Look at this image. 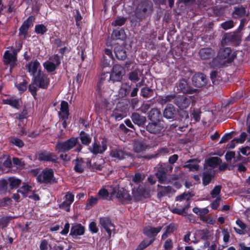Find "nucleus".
I'll use <instances>...</instances> for the list:
<instances>
[{
    "label": "nucleus",
    "mask_w": 250,
    "mask_h": 250,
    "mask_svg": "<svg viewBox=\"0 0 250 250\" xmlns=\"http://www.w3.org/2000/svg\"><path fill=\"white\" fill-rule=\"evenodd\" d=\"M236 57L234 52H232L229 47L220 48L218 54L217 59L220 60V63L225 64L231 62Z\"/></svg>",
    "instance_id": "obj_3"
},
{
    "label": "nucleus",
    "mask_w": 250,
    "mask_h": 250,
    "mask_svg": "<svg viewBox=\"0 0 250 250\" xmlns=\"http://www.w3.org/2000/svg\"><path fill=\"white\" fill-rule=\"evenodd\" d=\"M89 229L90 231L93 233L98 232L99 230L96 223L95 222H92L89 224Z\"/></svg>",
    "instance_id": "obj_64"
},
{
    "label": "nucleus",
    "mask_w": 250,
    "mask_h": 250,
    "mask_svg": "<svg viewBox=\"0 0 250 250\" xmlns=\"http://www.w3.org/2000/svg\"><path fill=\"white\" fill-rule=\"evenodd\" d=\"M125 74V70L124 67L119 64H115L110 72L109 81L113 83L120 82Z\"/></svg>",
    "instance_id": "obj_6"
},
{
    "label": "nucleus",
    "mask_w": 250,
    "mask_h": 250,
    "mask_svg": "<svg viewBox=\"0 0 250 250\" xmlns=\"http://www.w3.org/2000/svg\"><path fill=\"white\" fill-rule=\"evenodd\" d=\"M31 188L32 187L31 186L26 183H23L21 189L19 190V192L24 195L27 192L31 190Z\"/></svg>",
    "instance_id": "obj_54"
},
{
    "label": "nucleus",
    "mask_w": 250,
    "mask_h": 250,
    "mask_svg": "<svg viewBox=\"0 0 250 250\" xmlns=\"http://www.w3.org/2000/svg\"><path fill=\"white\" fill-rule=\"evenodd\" d=\"M221 200V197H218L216 198L211 204L210 207L213 209H216L220 205V202Z\"/></svg>",
    "instance_id": "obj_62"
},
{
    "label": "nucleus",
    "mask_w": 250,
    "mask_h": 250,
    "mask_svg": "<svg viewBox=\"0 0 250 250\" xmlns=\"http://www.w3.org/2000/svg\"><path fill=\"white\" fill-rule=\"evenodd\" d=\"M193 98L192 96H179L176 97L174 103L180 109H184L189 106Z\"/></svg>",
    "instance_id": "obj_12"
},
{
    "label": "nucleus",
    "mask_w": 250,
    "mask_h": 250,
    "mask_svg": "<svg viewBox=\"0 0 250 250\" xmlns=\"http://www.w3.org/2000/svg\"><path fill=\"white\" fill-rule=\"evenodd\" d=\"M14 217L12 216H4L0 218V228L3 229L6 227L9 221Z\"/></svg>",
    "instance_id": "obj_44"
},
{
    "label": "nucleus",
    "mask_w": 250,
    "mask_h": 250,
    "mask_svg": "<svg viewBox=\"0 0 250 250\" xmlns=\"http://www.w3.org/2000/svg\"><path fill=\"white\" fill-rule=\"evenodd\" d=\"M157 186L159 188L157 197L159 198L168 195L173 190V188L170 186L163 187L159 185H158Z\"/></svg>",
    "instance_id": "obj_29"
},
{
    "label": "nucleus",
    "mask_w": 250,
    "mask_h": 250,
    "mask_svg": "<svg viewBox=\"0 0 250 250\" xmlns=\"http://www.w3.org/2000/svg\"><path fill=\"white\" fill-rule=\"evenodd\" d=\"M50 83L47 75L42 73L33 78L32 83L29 86V90L33 96L37 94L38 88L47 89Z\"/></svg>",
    "instance_id": "obj_1"
},
{
    "label": "nucleus",
    "mask_w": 250,
    "mask_h": 250,
    "mask_svg": "<svg viewBox=\"0 0 250 250\" xmlns=\"http://www.w3.org/2000/svg\"><path fill=\"white\" fill-rule=\"evenodd\" d=\"M131 118L134 124L139 126L144 125L146 122V118L145 116L141 115L136 112L132 114Z\"/></svg>",
    "instance_id": "obj_27"
},
{
    "label": "nucleus",
    "mask_w": 250,
    "mask_h": 250,
    "mask_svg": "<svg viewBox=\"0 0 250 250\" xmlns=\"http://www.w3.org/2000/svg\"><path fill=\"white\" fill-rule=\"evenodd\" d=\"M78 143L77 138H71L63 142L58 143L56 145V150L58 152L68 151Z\"/></svg>",
    "instance_id": "obj_4"
},
{
    "label": "nucleus",
    "mask_w": 250,
    "mask_h": 250,
    "mask_svg": "<svg viewBox=\"0 0 250 250\" xmlns=\"http://www.w3.org/2000/svg\"><path fill=\"white\" fill-rule=\"evenodd\" d=\"M34 21L35 17L34 16H29L25 21H24L22 25L26 27L27 29H29V27L33 26V22Z\"/></svg>",
    "instance_id": "obj_47"
},
{
    "label": "nucleus",
    "mask_w": 250,
    "mask_h": 250,
    "mask_svg": "<svg viewBox=\"0 0 250 250\" xmlns=\"http://www.w3.org/2000/svg\"><path fill=\"white\" fill-rule=\"evenodd\" d=\"M107 149V141L105 139H103L101 144L94 143L93 147L91 149V152L94 154L103 153Z\"/></svg>",
    "instance_id": "obj_18"
},
{
    "label": "nucleus",
    "mask_w": 250,
    "mask_h": 250,
    "mask_svg": "<svg viewBox=\"0 0 250 250\" xmlns=\"http://www.w3.org/2000/svg\"><path fill=\"white\" fill-rule=\"evenodd\" d=\"M125 153L120 149H113L110 152V156L115 160H121L125 158Z\"/></svg>",
    "instance_id": "obj_35"
},
{
    "label": "nucleus",
    "mask_w": 250,
    "mask_h": 250,
    "mask_svg": "<svg viewBox=\"0 0 250 250\" xmlns=\"http://www.w3.org/2000/svg\"><path fill=\"white\" fill-rule=\"evenodd\" d=\"M234 26V23L233 21L229 20L226 21L221 24V27L225 30L229 29Z\"/></svg>",
    "instance_id": "obj_55"
},
{
    "label": "nucleus",
    "mask_w": 250,
    "mask_h": 250,
    "mask_svg": "<svg viewBox=\"0 0 250 250\" xmlns=\"http://www.w3.org/2000/svg\"><path fill=\"white\" fill-rule=\"evenodd\" d=\"M175 88L177 92L184 94H192L197 91V89L190 87L187 81L184 79L180 80L176 83Z\"/></svg>",
    "instance_id": "obj_10"
},
{
    "label": "nucleus",
    "mask_w": 250,
    "mask_h": 250,
    "mask_svg": "<svg viewBox=\"0 0 250 250\" xmlns=\"http://www.w3.org/2000/svg\"><path fill=\"white\" fill-rule=\"evenodd\" d=\"M125 116L126 114L125 112L119 110L118 109H114L111 115V117L114 118L116 121H120Z\"/></svg>",
    "instance_id": "obj_36"
},
{
    "label": "nucleus",
    "mask_w": 250,
    "mask_h": 250,
    "mask_svg": "<svg viewBox=\"0 0 250 250\" xmlns=\"http://www.w3.org/2000/svg\"><path fill=\"white\" fill-rule=\"evenodd\" d=\"M222 186L220 185L216 186L211 191L210 195L212 198H217L218 197H221V190Z\"/></svg>",
    "instance_id": "obj_41"
},
{
    "label": "nucleus",
    "mask_w": 250,
    "mask_h": 250,
    "mask_svg": "<svg viewBox=\"0 0 250 250\" xmlns=\"http://www.w3.org/2000/svg\"><path fill=\"white\" fill-rule=\"evenodd\" d=\"M2 101L4 104H9L16 108H19L21 104L20 99H15L13 97L3 99Z\"/></svg>",
    "instance_id": "obj_30"
},
{
    "label": "nucleus",
    "mask_w": 250,
    "mask_h": 250,
    "mask_svg": "<svg viewBox=\"0 0 250 250\" xmlns=\"http://www.w3.org/2000/svg\"><path fill=\"white\" fill-rule=\"evenodd\" d=\"M172 169V166L167 163H160L157 167V171L165 174L171 172Z\"/></svg>",
    "instance_id": "obj_33"
},
{
    "label": "nucleus",
    "mask_w": 250,
    "mask_h": 250,
    "mask_svg": "<svg viewBox=\"0 0 250 250\" xmlns=\"http://www.w3.org/2000/svg\"><path fill=\"white\" fill-rule=\"evenodd\" d=\"M217 75L218 73L215 71L211 72L210 74V79L212 83L214 85L218 84V79H217Z\"/></svg>",
    "instance_id": "obj_61"
},
{
    "label": "nucleus",
    "mask_w": 250,
    "mask_h": 250,
    "mask_svg": "<svg viewBox=\"0 0 250 250\" xmlns=\"http://www.w3.org/2000/svg\"><path fill=\"white\" fill-rule=\"evenodd\" d=\"M74 169L75 171L78 173H82L86 167H89L90 165V161L86 159V161L84 159L78 158L74 161Z\"/></svg>",
    "instance_id": "obj_15"
},
{
    "label": "nucleus",
    "mask_w": 250,
    "mask_h": 250,
    "mask_svg": "<svg viewBox=\"0 0 250 250\" xmlns=\"http://www.w3.org/2000/svg\"><path fill=\"white\" fill-rule=\"evenodd\" d=\"M9 186L11 188H16L21 183V180L15 178H10L9 179Z\"/></svg>",
    "instance_id": "obj_49"
},
{
    "label": "nucleus",
    "mask_w": 250,
    "mask_h": 250,
    "mask_svg": "<svg viewBox=\"0 0 250 250\" xmlns=\"http://www.w3.org/2000/svg\"><path fill=\"white\" fill-rule=\"evenodd\" d=\"M207 78L203 73H197L192 78V84L196 87H202L206 86L207 83Z\"/></svg>",
    "instance_id": "obj_14"
},
{
    "label": "nucleus",
    "mask_w": 250,
    "mask_h": 250,
    "mask_svg": "<svg viewBox=\"0 0 250 250\" xmlns=\"http://www.w3.org/2000/svg\"><path fill=\"white\" fill-rule=\"evenodd\" d=\"M212 178V174L208 172L204 173L203 176V184L205 186L208 185L210 182Z\"/></svg>",
    "instance_id": "obj_50"
},
{
    "label": "nucleus",
    "mask_w": 250,
    "mask_h": 250,
    "mask_svg": "<svg viewBox=\"0 0 250 250\" xmlns=\"http://www.w3.org/2000/svg\"><path fill=\"white\" fill-rule=\"evenodd\" d=\"M112 60L113 59L107 58L106 56H104L101 62L102 67H106L109 66Z\"/></svg>",
    "instance_id": "obj_57"
},
{
    "label": "nucleus",
    "mask_w": 250,
    "mask_h": 250,
    "mask_svg": "<svg viewBox=\"0 0 250 250\" xmlns=\"http://www.w3.org/2000/svg\"><path fill=\"white\" fill-rule=\"evenodd\" d=\"M110 188L111 190L110 193L111 196H115L120 200L124 189L123 188H120L117 183L113 184Z\"/></svg>",
    "instance_id": "obj_22"
},
{
    "label": "nucleus",
    "mask_w": 250,
    "mask_h": 250,
    "mask_svg": "<svg viewBox=\"0 0 250 250\" xmlns=\"http://www.w3.org/2000/svg\"><path fill=\"white\" fill-rule=\"evenodd\" d=\"M221 159L218 157H213L209 158L208 160L207 163L208 165L212 167H216L220 163Z\"/></svg>",
    "instance_id": "obj_38"
},
{
    "label": "nucleus",
    "mask_w": 250,
    "mask_h": 250,
    "mask_svg": "<svg viewBox=\"0 0 250 250\" xmlns=\"http://www.w3.org/2000/svg\"><path fill=\"white\" fill-rule=\"evenodd\" d=\"M162 227L153 228L150 226H147L144 228V233L148 237L151 238L155 237L161 230Z\"/></svg>",
    "instance_id": "obj_21"
},
{
    "label": "nucleus",
    "mask_w": 250,
    "mask_h": 250,
    "mask_svg": "<svg viewBox=\"0 0 250 250\" xmlns=\"http://www.w3.org/2000/svg\"><path fill=\"white\" fill-rule=\"evenodd\" d=\"M153 190L151 187L147 184L140 185L137 188L132 189V193L136 200H141L143 198H148L152 194Z\"/></svg>",
    "instance_id": "obj_2"
},
{
    "label": "nucleus",
    "mask_w": 250,
    "mask_h": 250,
    "mask_svg": "<svg viewBox=\"0 0 250 250\" xmlns=\"http://www.w3.org/2000/svg\"><path fill=\"white\" fill-rule=\"evenodd\" d=\"M177 111L172 104H167L163 112L164 117L167 119H172L175 117Z\"/></svg>",
    "instance_id": "obj_20"
},
{
    "label": "nucleus",
    "mask_w": 250,
    "mask_h": 250,
    "mask_svg": "<svg viewBox=\"0 0 250 250\" xmlns=\"http://www.w3.org/2000/svg\"><path fill=\"white\" fill-rule=\"evenodd\" d=\"M194 194L189 192H184L183 194L176 197L175 200L182 201L183 200H186V201H189L190 198L193 196Z\"/></svg>",
    "instance_id": "obj_39"
},
{
    "label": "nucleus",
    "mask_w": 250,
    "mask_h": 250,
    "mask_svg": "<svg viewBox=\"0 0 250 250\" xmlns=\"http://www.w3.org/2000/svg\"><path fill=\"white\" fill-rule=\"evenodd\" d=\"M184 167L188 168L190 171H194L198 169L199 166L196 160L190 159L187 162Z\"/></svg>",
    "instance_id": "obj_34"
},
{
    "label": "nucleus",
    "mask_w": 250,
    "mask_h": 250,
    "mask_svg": "<svg viewBox=\"0 0 250 250\" xmlns=\"http://www.w3.org/2000/svg\"><path fill=\"white\" fill-rule=\"evenodd\" d=\"M246 11L245 8L242 6L236 7L233 12V16L234 18H240L245 16Z\"/></svg>",
    "instance_id": "obj_37"
},
{
    "label": "nucleus",
    "mask_w": 250,
    "mask_h": 250,
    "mask_svg": "<svg viewBox=\"0 0 250 250\" xmlns=\"http://www.w3.org/2000/svg\"><path fill=\"white\" fill-rule=\"evenodd\" d=\"M38 160L41 161H51L56 163L58 160V157L52 153L45 151L39 154Z\"/></svg>",
    "instance_id": "obj_19"
},
{
    "label": "nucleus",
    "mask_w": 250,
    "mask_h": 250,
    "mask_svg": "<svg viewBox=\"0 0 250 250\" xmlns=\"http://www.w3.org/2000/svg\"><path fill=\"white\" fill-rule=\"evenodd\" d=\"M74 196L68 192L64 197V201L59 205V208L68 212L70 211L71 204L74 202Z\"/></svg>",
    "instance_id": "obj_17"
},
{
    "label": "nucleus",
    "mask_w": 250,
    "mask_h": 250,
    "mask_svg": "<svg viewBox=\"0 0 250 250\" xmlns=\"http://www.w3.org/2000/svg\"><path fill=\"white\" fill-rule=\"evenodd\" d=\"M3 60L5 63L10 64L13 66L16 61V54L14 52L11 53L9 51H6L4 54Z\"/></svg>",
    "instance_id": "obj_24"
},
{
    "label": "nucleus",
    "mask_w": 250,
    "mask_h": 250,
    "mask_svg": "<svg viewBox=\"0 0 250 250\" xmlns=\"http://www.w3.org/2000/svg\"><path fill=\"white\" fill-rule=\"evenodd\" d=\"M12 161L13 164L19 167L20 168H23L24 167L25 164L24 162L18 158L14 157Z\"/></svg>",
    "instance_id": "obj_63"
},
{
    "label": "nucleus",
    "mask_w": 250,
    "mask_h": 250,
    "mask_svg": "<svg viewBox=\"0 0 250 250\" xmlns=\"http://www.w3.org/2000/svg\"><path fill=\"white\" fill-rule=\"evenodd\" d=\"M11 142L19 147H21L23 146V142L17 138H13L11 139Z\"/></svg>",
    "instance_id": "obj_59"
},
{
    "label": "nucleus",
    "mask_w": 250,
    "mask_h": 250,
    "mask_svg": "<svg viewBox=\"0 0 250 250\" xmlns=\"http://www.w3.org/2000/svg\"><path fill=\"white\" fill-rule=\"evenodd\" d=\"M199 55L201 59L208 60L214 55V52L211 48H203L199 50Z\"/></svg>",
    "instance_id": "obj_23"
},
{
    "label": "nucleus",
    "mask_w": 250,
    "mask_h": 250,
    "mask_svg": "<svg viewBox=\"0 0 250 250\" xmlns=\"http://www.w3.org/2000/svg\"><path fill=\"white\" fill-rule=\"evenodd\" d=\"M139 71L138 70H135L129 74V79L133 82H137L139 80Z\"/></svg>",
    "instance_id": "obj_48"
},
{
    "label": "nucleus",
    "mask_w": 250,
    "mask_h": 250,
    "mask_svg": "<svg viewBox=\"0 0 250 250\" xmlns=\"http://www.w3.org/2000/svg\"><path fill=\"white\" fill-rule=\"evenodd\" d=\"M152 8L151 2L145 1L141 2L136 9V17L139 19L143 18L147 13H149L152 11Z\"/></svg>",
    "instance_id": "obj_9"
},
{
    "label": "nucleus",
    "mask_w": 250,
    "mask_h": 250,
    "mask_svg": "<svg viewBox=\"0 0 250 250\" xmlns=\"http://www.w3.org/2000/svg\"><path fill=\"white\" fill-rule=\"evenodd\" d=\"M124 31L123 30H115L113 31L112 34V37L113 39H121L123 38Z\"/></svg>",
    "instance_id": "obj_52"
},
{
    "label": "nucleus",
    "mask_w": 250,
    "mask_h": 250,
    "mask_svg": "<svg viewBox=\"0 0 250 250\" xmlns=\"http://www.w3.org/2000/svg\"><path fill=\"white\" fill-rule=\"evenodd\" d=\"M241 36L239 33H231L226 34L224 36L222 43L230 42H233L235 45H237L241 42Z\"/></svg>",
    "instance_id": "obj_16"
},
{
    "label": "nucleus",
    "mask_w": 250,
    "mask_h": 250,
    "mask_svg": "<svg viewBox=\"0 0 250 250\" xmlns=\"http://www.w3.org/2000/svg\"><path fill=\"white\" fill-rule=\"evenodd\" d=\"M230 231V229L227 228L224 229L222 231L223 235V241L226 243H227L229 241Z\"/></svg>",
    "instance_id": "obj_51"
},
{
    "label": "nucleus",
    "mask_w": 250,
    "mask_h": 250,
    "mask_svg": "<svg viewBox=\"0 0 250 250\" xmlns=\"http://www.w3.org/2000/svg\"><path fill=\"white\" fill-rule=\"evenodd\" d=\"M161 114L160 111L157 108L152 109L148 113V118L152 122L160 121Z\"/></svg>",
    "instance_id": "obj_31"
},
{
    "label": "nucleus",
    "mask_w": 250,
    "mask_h": 250,
    "mask_svg": "<svg viewBox=\"0 0 250 250\" xmlns=\"http://www.w3.org/2000/svg\"><path fill=\"white\" fill-rule=\"evenodd\" d=\"M47 31L46 27L42 24H38L35 26V32L37 34L43 35Z\"/></svg>",
    "instance_id": "obj_42"
},
{
    "label": "nucleus",
    "mask_w": 250,
    "mask_h": 250,
    "mask_svg": "<svg viewBox=\"0 0 250 250\" xmlns=\"http://www.w3.org/2000/svg\"><path fill=\"white\" fill-rule=\"evenodd\" d=\"M84 232V228L81 224H76L72 226L70 235L73 237H76L79 235H82Z\"/></svg>",
    "instance_id": "obj_25"
},
{
    "label": "nucleus",
    "mask_w": 250,
    "mask_h": 250,
    "mask_svg": "<svg viewBox=\"0 0 250 250\" xmlns=\"http://www.w3.org/2000/svg\"><path fill=\"white\" fill-rule=\"evenodd\" d=\"M25 66L30 75L33 76V78L42 73L41 65L37 60L28 62Z\"/></svg>",
    "instance_id": "obj_11"
},
{
    "label": "nucleus",
    "mask_w": 250,
    "mask_h": 250,
    "mask_svg": "<svg viewBox=\"0 0 250 250\" xmlns=\"http://www.w3.org/2000/svg\"><path fill=\"white\" fill-rule=\"evenodd\" d=\"M59 114L62 119H67L69 113L68 110V104L66 101H62L61 104L60 111Z\"/></svg>",
    "instance_id": "obj_26"
},
{
    "label": "nucleus",
    "mask_w": 250,
    "mask_h": 250,
    "mask_svg": "<svg viewBox=\"0 0 250 250\" xmlns=\"http://www.w3.org/2000/svg\"><path fill=\"white\" fill-rule=\"evenodd\" d=\"M201 220L203 221V222H205L207 224H208L210 225H213L215 223V220L209 216H206L205 217H202L201 218H200Z\"/></svg>",
    "instance_id": "obj_58"
},
{
    "label": "nucleus",
    "mask_w": 250,
    "mask_h": 250,
    "mask_svg": "<svg viewBox=\"0 0 250 250\" xmlns=\"http://www.w3.org/2000/svg\"><path fill=\"white\" fill-rule=\"evenodd\" d=\"M153 93V90L147 87H143L142 88L141 91V95L145 98H147L151 96Z\"/></svg>",
    "instance_id": "obj_45"
},
{
    "label": "nucleus",
    "mask_w": 250,
    "mask_h": 250,
    "mask_svg": "<svg viewBox=\"0 0 250 250\" xmlns=\"http://www.w3.org/2000/svg\"><path fill=\"white\" fill-rule=\"evenodd\" d=\"M165 126L163 122L161 121L149 123L146 126V129L152 134H158L161 132Z\"/></svg>",
    "instance_id": "obj_13"
},
{
    "label": "nucleus",
    "mask_w": 250,
    "mask_h": 250,
    "mask_svg": "<svg viewBox=\"0 0 250 250\" xmlns=\"http://www.w3.org/2000/svg\"><path fill=\"white\" fill-rule=\"evenodd\" d=\"M155 175L158 180V181L161 183H164L167 180V176L165 173L157 171Z\"/></svg>",
    "instance_id": "obj_53"
},
{
    "label": "nucleus",
    "mask_w": 250,
    "mask_h": 250,
    "mask_svg": "<svg viewBox=\"0 0 250 250\" xmlns=\"http://www.w3.org/2000/svg\"><path fill=\"white\" fill-rule=\"evenodd\" d=\"M147 148V146L141 142H137L134 145V149L136 152H141L145 151Z\"/></svg>",
    "instance_id": "obj_40"
},
{
    "label": "nucleus",
    "mask_w": 250,
    "mask_h": 250,
    "mask_svg": "<svg viewBox=\"0 0 250 250\" xmlns=\"http://www.w3.org/2000/svg\"><path fill=\"white\" fill-rule=\"evenodd\" d=\"M61 62L60 56L55 54L50 57L48 60L43 63V66L48 72H52L60 65Z\"/></svg>",
    "instance_id": "obj_5"
},
{
    "label": "nucleus",
    "mask_w": 250,
    "mask_h": 250,
    "mask_svg": "<svg viewBox=\"0 0 250 250\" xmlns=\"http://www.w3.org/2000/svg\"><path fill=\"white\" fill-rule=\"evenodd\" d=\"M99 198L98 197H93L91 196L88 200L86 206L88 207L90 206L91 207H93L98 202Z\"/></svg>",
    "instance_id": "obj_60"
},
{
    "label": "nucleus",
    "mask_w": 250,
    "mask_h": 250,
    "mask_svg": "<svg viewBox=\"0 0 250 250\" xmlns=\"http://www.w3.org/2000/svg\"><path fill=\"white\" fill-rule=\"evenodd\" d=\"M37 180L40 183L52 184L56 182L52 169L46 168L37 177Z\"/></svg>",
    "instance_id": "obj_8"
},
{
    "label": "nucleus",
    "mask_w": 250,
    "mask_h": 250,
    "mask_svg": "<svg viewBox=\"0 0 250 250\" xmlns=\"http://www.w3.org/2000/svg\"><path fill=\"white\" fill-rule=\"evenodd\" d=\"M131 200V197L129 193L125 190H124L122 196L120 200L122 202H128L130 201Z\"/></svg>",
    "instance_id": "obj_56"
},
{
    "label": "nucleus",
    "mask_w": 250,
    "mask_h": 250,
    "mask_svg": "<svg viewBox=\"0 0 250 250\" xmlns=\"http://www.w3.org/2000/svg\"><path fill=\"white\" fill-rule=\"evenodd\" d=\"M99 224L101 230L104 229L108 234V237H111L112 232H114L115 226L108 217H102L99 218Z\"/></svg>",
    "instance_id": "obj_7"
},
{
    "label": "nucleus",
    "mask_w": 250,
    "mask_h": 250,
    "mask_svg": "<svg viewBox=\"0 0 250 250\" xmlns=\"http://www.w3.org/2000/svg\"><path fill=\"white\" fill-rule=\"evenodd\" d=\"M114 53L117 58L120 60H124L126 58V51L124 48L119 45L116 44L114 47Z\"/></svg>",
    "instance_id": "obj_28"
},
{
    "label": "nucleus",
    "mask_w": 250,
    "mask_h": 250,
    "mask_svg": "<svg viewBox=\"0 0 250 250\" xmlns=\"http://www.w3.org/2000/svg\"><path fill=\"white\" fill-rule=\"evenodd\" d=\"M80 140L82 143L85 145H88L89 144L91 141V138L88 135L85 134L84 132H81L80 134Z\"/></svg>",
    "instance_id": "obj_43"
},
{
    "label": "nucleus",
    "mask_w": 250,
    "mask_h": 250,
    "mask_svg": "<svg viewBox=\"0 0 250 250\" xmlns=\"http://www.w3.org/2000/svg\"><path fill=\"white\" fill-rule=\"evenodd\" d=\"M99 199L103 200H107L109 197V192L105 188L101 189L98 193Z\"/></svg>",
    "instance_id": "obj_46"
},
{
    "label": "nucleus",
    "mask_w": 250,
    "mask_h": 250,
    "mask_svg": "<svg viewBox=\"0 0 250 250\" xmlns=\"http://www.w3.org/2000/svg\"><path fill=\"white\" fill-rule=\"evenodd\" d=\"M176 96L175 94H169L159 96L158 101L161 104H165L167 102L175 101Z\"/></svg>",
    "instance_id": "obj_32"
}]
</instances>
